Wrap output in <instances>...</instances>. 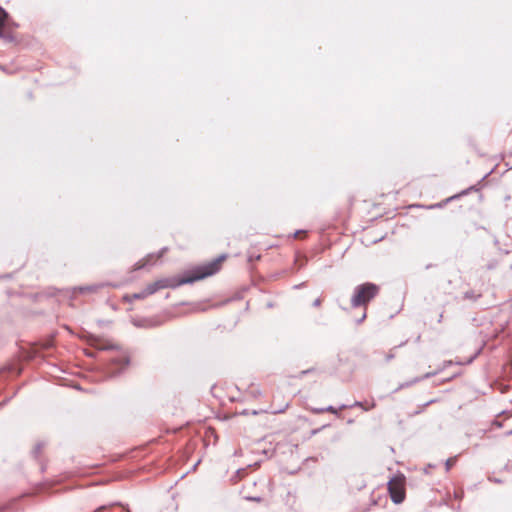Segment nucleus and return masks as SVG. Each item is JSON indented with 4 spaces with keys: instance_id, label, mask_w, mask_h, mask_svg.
<instances>
[{
    "instance_id": "f03ea898",
    "label": "nucleus",
    "mask_w": 512,
    "mask_h": 512,
    "mask_svg": "<svg viewBox=\"0 0 512 512\" xmlns=\"http://www.w3.org/2000/svg\"><path fill=\"white\" fill-rule=\"evenodd\" d=\"M379 291V286L371 282L357 285L354 288L353 295L351 297V306L353 308L366 306L379 294Z\"/></svg>"
},
{
    "instance_id": "4be33fe9",
    "label": "nucleus",
    "mask_w": 512,
    "mask_h": 512,
    "mask_svg": "<svg viewBox=\"0 0 512 512\" xmlns=\"http://www.w3.org/2000/svg\"><path fill=\"white\" fill-rule=\"evenodd\" d=\"M311 371H312V369L303 370V371L300 372V376H303V375H305L307 373H310Z\"/></svg>"
},
{
    "instance_id": "6ab92c4d",
    "label": "nucleus",
    "mask_w": 512,
    "mask_h": 512,
    "mask_svg": "<svg viewBox=\"0 0 512 512\" xmlns=\"http://www.w3.org/2000/svg\"><path fill=\"white\" fill-rule=\"evenodd\" d=\"M366 318V312H364L361 316V318H359L356 322L357 324H360L364 321V319Z\"/></svg>"
},
{
    "instance_id": "0eeeda50",
    "label": "nucleus",
    "mask_w": 512,
    "mask_h": 512,
    "mask_svg": "<svg viewBox=\"0 0 512 512\" xmlns=\"http://www.w3.org/2000/svg\"><path fill=\"white\" fill-rule=\"evenodd\" d=\"M103 286L104 284L80 286L75 288V291L78 290L80 293H93Z\"/></svg>"
},
{
    "instance_id": "2eb2a0df",
    "label": "nucleus",
    "mask_w": 512,
    "mask_h": 512,
    "mask_svg": "<svg viewBox=\"0 0 512 512\" xmlns=\"http://www.w3.org/2000/svg\"><path fill=\"white\" fill-rule=\"evenodd\" d=\"M325 412H329V413H332V414H335V415H338V409H336L334 406L332 405H329L327 407H325Z\"/></svg>"
},
{
    "instance_id": "aec40b11",
    "label": "nucleus",
    "mask_w": 512,
    "mask_h": 512,
    "mask_svg": "<svg viewBox=\"0 0 512 512\" xmlns=\"http://www.w3.org/2000/svg\"><path fill=\"white\" fill-rule=\"evenodd\" d=\"M393 358H394V354H392V353H389L386 355V361H390Z\"/></svg>"
},
{
    "instance_id": "9d476101",
    "label": "nucleus",
    "mask_w": 512,
    "mask_h": 512,
    "mask_svg": "<svg viewBox=\"0 0 512 512\" xmlns=\"http://www.w3.org/2000/svg\"><path fill=\"white\" fill-rule=\"evenodd\" d=\"M8 14L0 7V37H3V27L5 26Z\"/></svg>"
},
{
    "instance_id": "5701e85b",
    "label": "nucleus",
    "mask_w": 512,
    "mask_h": 512,
    "mask_svg": "<svg viewBox=\"0 0 512 512\" xmlns=\"http://www.w3.org/2000/svg\"><path fill=\"white\" fill-rule=\"evenodd\" d=\"M321 303L320 299H316L314 302H313V306L317 307L319 306Z\"/></svg>"
},
{
    "instance_id": "ddd939ff",
    "label": "nucleus",
    "mask_w": 512,
    "mask_h": 512,
    "mask_svg": "<svg viewBox=\"0 0 512 512\" xmlns=\"http://www.w3.org/2000/svg\"><path fill=\"white\" fill-rule=\"evenodd\" d=\"M456 460H457L456 457H451L446 460V462H445L446 471H449L452 468V466L456 463Z\"/></svg>"
},
{
    "instance_id": "c85d7f7f",
    "label": "nucleus",
    "mask_w": 512,
    "mask_h": 512,
    "mask_svg": "<svg viewBox=\"0 0 512 512\" xmlns=\"http://www.w3.org/2000/svg\"><path fill=\"white\" fill-rule=\"evenodd\" d=\"M442 321V314H440V316L438 317V322H441Z\"/></svg>"
},
{
    "instance_id": "393cba45",
    "label": "nucleus",
    "mask_w": 512,
    "mask_h": 512,
    "mask_svg": "<svg viewBox=\"0 0 512 512\" xmlns=\"http://www.w3.org/2000/svg\"><path fill=\"white\" fill-rule=\"evenodd\" d=\"M301 233H304V231H302V230H298V231H296V232L294 233V237L299 236V234H301Z\"/></svg>"
},
{
    "instance_id": "1a4fd4ad",
    "label": "nucleus",
    "mask_w": 512,
    "mask_h": 512,
    "mask_svg": "<svg viewBox=\"0 0 512 512\" xmlns=\"http://www.w3.org/2000/svg\"><path fill=\"white\" fill-rule=\"evenodd\" d=\"M97 347L100 350H113L117 348V346L110 341H99Z\"/></svg>"
},
{
    "instance_id": "7c9ffc66",
    "label": "nucleus",
    "mask_w": 512,
    "mask_h": 512,
    "mask_svg": "<svg viewBox=\"0 0 512 512\" xmlns=\"http://www.w3.org/2000/svg\"><path fill=\"white\" fill-rule=\"evenodd\" d=\"M508 435H512V430L507 433Z\"/></svg>"
},
{
    "instance_id": "c756f323",
    "label": "nucleus",
    "mask_w": 512,
    "mask_h": 512,
    "mask_svg": "<svg viewBox=\"0 0 512 512\" xmlns=\"http://www.w3.org/2000/svg\"><path fill=\"white\" fill-rule=\"evenodd\" d=\"M4 404H5V401H4V402H2V403H0V407H2Z\"/></svg>"
},
{
    "instance_id": "a211bd4d",
    "label": "nucleus",
    "mask_w": 512,
    "mask_h": 512,
    "mask_svg": "<svg viewBox=\"0 0 512 512\" xmlns=\"http://www.w3.org/2000/svg\"><path fill=\"white\" fill-rule=\"evenodd\" d=\"M488 480H489L490 482H493V483H496V484H501V483L503 482L501 479L496 478V477H492V476H489V477H488Z\"/></svg>"
},
{
    "instance_id": "4468645a",
    "label": "nucleus",
    "mask_w": 512,
    "mask_h": 512,
    "mask_svg": "<svg viewBox=\"0 0 512 512\" xmlns=\"http://www.w3.org/2000/svg\"><path fill=\"white\" fill-rule=\"evenodd\" d=\"M148 295L146 294L145 290L143 289L141 292H138V293H135L133 294L132 298L133 299H144L146 298Z\"/></svg>"
},
{
    "instance_id": "bb28decb",
    "label": "nucleus",
    "mask_w": 512,
    "mask_h": 512,
    "mask_svg": "<svg viewBox=\"0 0 512 512\" xmlns=\"http://www.w3.org/2000/svg\"><path fill=\"white\" fill-rule=\"evenodd\" d=\"M457 197H458V195L453 196V197H451V198H447L446 202H449L451 199H454V198H457Z\"/></svg>"
},
{
    "instance_id": "20e7f679",
    "label": "nucleus",
    "mask_w": 512,
    "mask_h": 512,
    "mask_svg": "<svg viewBox=\"0 0 512 512\" xmlns=\"http://www.w3.org/2000/svg\"><path fill=\"white\" fill-rule=\"evenodd\" d=\"M167 248H162L157 254H149L143 259L139 260L134 265V270H140L148 266H152L154 264L155 259H159L163 256V254L166 252Z\"/></svg>"
},
{
    "instance_id": "39448f33",
    "label": "nucleus",
    "mask_w": 512,
    "mask_h": 512,
    "mask_svg": "<svg viewBox=\"0 0 512 512\" xmlns=\"http://www.w3.org/2000/svg\"><path fill=\"white\" fill-rule=\"evenodd\" d=\"M438 372H439V371L427 372L426 374H424V375H423V376H421V377H415V378H413V379H412V380H410V381L403 382V383H401V384L398 386V388H396V389H395V392H397V391H399V390H401V389H404V388H408V387H410L411 385L416 384V383H418V382H420V381H422V380H424V379H428V378H430V377H432V376H435L436 374H438Z\"/></svg>"
},
{
    "instance_id": "b1692460",
    "label": "nucleus",
    "mask_w": 512,
    "mask_h": 512,
    "mask_svg": "<svg viewBox=\"0 0 512 512\" xmlns=\"http://www.w3.org/2000/svg\"><path fill=\"white\" fill-rule=\"evenodd\" d=\"M473 189H474V186L470 187L468 190L463 191V192L461 193V195H465V194H467V193H468V191L473 190Z\"/></svg>"
},
{
    "instance_id": "6e6552de",
    "label": "nucleus",
    "mask_w": 512,
    "mask_h": 512,
    "mask_svg": "<svg viewBox=\"0 0 512 512\" xmlns=\"http://www.w3.org/2000/svg\"><path fill=\"white\" fill-rule=\"evenodd\" d=\"M133 324L136 327H144V328L153 327L155 325V323L152 320H148V319L134 320Z\"/></svg>"
},
{
    "instance_id": "a878e982",
    "label": "nucleus",
    "mask_w": 512,
    "mask_h": 512,
    "mask_svg": "<svg viewBox=\"0 0 512 512\" xmlns=\"http://www.w3.org/2000/svg\"><path fill=\"white\" fill-rule=\"evenodd\" d=\"M465 297H466V298H471V297H472V294H470L469 292H466V293H465Z\"/></svg>"
},
{
    "instance_id": "f3484780",
    "label": "nucleus",
    "mask_w": 512,
    "mask_h": 512,
    "mask_svg": "<svg viewBox=\"0 0 512 512\" xmlns=\"http://www.w3.org/2000/svg\"><path fill=\"white\" fill-rule=\"evenodd\" d=\"M504 471L511 472L512 471V460H509L503 467Z\"/></svg>"
},
{
    "instance_id": "f8f14e48",
    "label": "nucleus",
    "mask_w": 512,
    "mask_h": 512,
    "mask_svg": "<svg viewBox=\"0 0 512 512\" xmlns=\"http://www.w3.org/2000/svg\"><path fill=\"white\" fill-rule=\"evenodd\" d=\"M43 447H44V444H43V443H37V444L35 445V447H34V448H33V450H32V454H33V456H34L35 458H37V457L40 455V453H41V451H42Z\"/></svg>"
},
{
    "instance_id": "f257e3e1",
    "label": "nucleus",
    "mask_w": 512,
    "mask_h": 512,
    "mask_svg": "<svg viewBox=\"0 0 512 512\" xmlns=\"http://www.w3.org/2000/svg\"><path fill=\"white\" fill-rule=\"evenodd\" d=\"M225 259V255H221L218 258L212 260L211 262L196 267L195 269L186 272L180 278H163L159 279L153 283L148 284L144 290L146 294L152 295L157 291L165 288H177L184 284H191L195 281L204 279L205 277L211 276L219 271L220 263Z\"/></svg>"
},
{
    "instance_id": "cd10ccee",
    "label": "nucleus",
    "mask_w": 512,
    "mask_h": 512,
    "mask_svg": "<svg viewBox=\"0 0 512 512\" xmlns=\"http://www.w3.org/2000/svg\"><path fill=\"white\" fill-rule=\"evenodd\" d=\"M120 512H130L129 509L122 508Z\"/></svg>"
},
{
    "instance_id": "412c9836",
    "label": "nucleus",
    "mask_w": 512,
    "mask_h": 512,
    "mask_svg": "<svg viewBox=\"0 0 512 512\" xmlns=\"http://www.w3.org/2000/svg\"><path fill=\"white\" fill-rule=\"evenodd\" d=\"M436 207L441 208V207H443V204L442 203H438V204H434V205L429 206V208H436Z\"/></svg>"
},
{
    "instance_id": "423d86ee",
    "label": "nucleus",
    "mask_w": 512,
    "mask_h": 512,
    "mask_svg": "<svg viewBox=\"0 0 512 512\" xmlns=\"http://www.w3.org/2000/svg\"><path fill=\"white\" fill-rule=\"evenodd\" d=\"M130 364V359L126 354H121L119 357L112 360V365L119 367L117 372L113 374H119Z\"/></svg>"
},
{
    "instance_id": "dca6fc26",
    "label": "nucleus",
    "mask_w": 512,
    "mask_h": 512,
    "mask_svg": "<svg viewBox=\"0 0 512 512\" xmlns=\"http://www.w3.org/2000/svg\"><path fill=\"white\" fill-rule=\"evenodd\" d=\"M310 411L314 414H321L325 412V407L321 408H310Z\"/></svg>"
},
{
    "instance_id": "7ed1b4c3",
    "label": "nucleus",
    "mask_w": 512,
    "mask_h": 512,
    "mask_svg": "<svg viewBox=\"0 0 512 512\" xmlns=\"http://www.w3.org/2000/svg\"><path fill=\"white\" fill-rule=\"evenodd\" d=\"M388 491L391 500L395 504H400L405 499V489L403 479L401 477H393L388 482Z\"/></svg>"
},
{
    "instance_id": "9b49d317",
    "label": "nucleus",
    "mask_w": 512,
    "mask_h": 512,
    "mask_svg": "<svg viewBox=\"0 0 512 512\" xmlns=\"http://www.w3.org/2000/svg\"><path fill=\"white\" fill-rule=\"evenodd\" d=\"M374 406H375V404H374V403H372L370 407H365V406L363 405V403H362V402H360V401H355V402H354L352 405H350V406L345 405V404L341 405V406L339 407V410H343V409H346V408H348V407H361V408H363L364 410H366V411H367V410H369L370 408H373Z\"/></svg>"
}]
</instances>
